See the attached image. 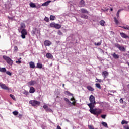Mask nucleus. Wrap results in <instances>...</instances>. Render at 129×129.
Returning <instances> with one entry per match:
<instances>
[{
  "instance_id": "obj_50",
  "label": "nucleus",
  "mask_w": 129,
  "mask_h": 129,
  "mask_svg": "<svg viewBox=\"0 0 129 129\" xmlns=\"http://www.w3.org/2000/svg\"><path fill=\"white\" fill-rule=\"evenodd\" d=\"M23 116V115H22V114H19V115H18V117L19 118H20V119H21V118H22V117Z\"/></svg>"
},
{
  "instance_id": "obj_55",
  "label": "nucleus",
  "mask_w": 129,
  "mask_h": 129,
  "mask_svg": "<svg viewBox=\"0 0 129 129\" xmlns=\"http://www.w3.org/2000/svg\"><path fill=\"white\" fill-rule=\"evenodd\" d=\"M56 129H62L61 128V127L59 125L57 126V128Z\"/></svg>"
},
{
  "instance_id": "obj_54",
  "label": "nucleus",
  "mask_w": 129,
  "mask_h": 129,
  "mask_svg": "<svg viewBox=\"0 0 129 129\" xmlns=\"http://www.w3.org/2000/svg\"><path fill=\"white\" fill-rule=\"evenodd\" d=\"M73 100H74V101H75V99L74 98V97H73V98H71V101H73Z\"/></svg>"
},
{
  "instance_id": "obj_30",
  "label": "nucleus",
  "mask_w": 129,
  "mask_h": 129,
  "mask_svg": "<svg viewBox=\"0 0 129 129\" xmlns=\"http://www.w3.org/2000/svg\"><path fill=\"white\" fill-rule=\"evenodd\" d=\"M7 71V70L5 69V68H0V72H6Z\"/></svg>"
},
{
  "instance_id": "obj_21",
  "label": "nucleus",
  "mask_w": 129,
  "mask_h": 129,
  "mask_svg": "<svg viewBox=\"0 0 129 129\" xmlns=\"http://www.w3.org/2000/svg\"><path fill=\"white\" fill-rule=\"evenodd\" d=\"M54 28L55 29H61V25L59 24H56L55 25Z\"/></svg>"
},
{
  "instance_id": "obj_62",
  "label": "nucleus",
  "mask_w": 129,
  "mask_h": 129,
  "mask_svg": "<svg viewBox=\"0 0 129 129\" xmlns=\"http://www.w3.org/2000/svg\"><path fill=\"white\" fill-rule=\"evenodd\" d=\"M95 129H98L97 128H95Z\"/></svg>"
},
{
  "instance_id": "obj_42",
  "label": "nucleus",
  "mask_w": 129,
  "mask_h": 129,
  "mask_svg": "<svg viewBox=\"0 0 129 129\" xmlns=\"http://www.w3.org/2000/svg\"><path fill=\"white\" fill-rule=\"evenodd\" d=\"M18 113H19L17 111H15L13 112V114H14V115H18Z\"/></svg>"
},
{
  "instance_id": "obj_31",
  "label": "nucleus",
  "mask_w": 129,
  "mask_h": 129,
  "mask_svg": "<svg viewBox=\"0 0 129 129\" xmlns=\"http://www.w3.org/2000/svg\"><path fill=\"white\" fill-rule=\"evenodd\" d=\"M104 24H105V21L104 20H101L100 21V25H101V26H104Z\"/></svg>"
},
{
  "instance_id": "obj_44",
  "label": "nucleus",
  "mask_w": 129,
  "mask_h": 129,
  "mask_svg": "<svg viewBox=\"0 0 129 129\" xmlns=\"http://www.w3.org/2000/svg\"><path fill=\"white\" fill-rule=\"evenodd\" d=\"M75 103H76V102L75 101H74L72 103L71 102V104L70 105H71V104H72V105H74V106H75Z\"/></svg>"
},
{
  "instance_id": "obj_36",
  "label": "nucleus",
  "mask_w": 129,
  "mask_h": 129,
  "mask_svg": "<svg viewBox=\"0 0 129 129\" xmlns=\"http://www.w3.org/2000/svg\"><path fill=\"white\" fill-rule=\"evenodd\" d=\"M55 24L56 23H50V26L51 28H55Z\"/></svg>"
},
{
  "instance_id": "obj_60",
  "label": "nucleus",
  "mask_w": 129,
  "mask_h": 129,
  "mask_svg": "<svg viewBox=\"0 0 129 129\" xmlns=\"http://www.w3.org/2000/svg\"><path fill=\"white\" fill-rule=\"evenodd\" d=\"M128 9H129V6H128Z\"/></svg>"
},
{
  "instance_id": "obj_45",
  "label": "nucleus",
  "mask_w": 129,
  "mask_h": 129,
  "mask_svg": "<svg viewBox=\"0 0 129 129\" xmlns=\"http://www.w3.org/2000/svg\"><path fill=\"white\" fill-rule=\"evenodd\" d=\"M88 127L89 129H94V126L91 125H88Z\"/></svg>"
},
{
  "instance_id": "obj_59",
  "label": "nucleus",
  "mask_w": 129,
  "mask_h": 129,
  "mask_svg": "<svg viewBox=\"0 0 129 129\" xmlns=\"http://www.w3.org/2000/svg\"><path fill=\"white\" fill-rule=\"evenodd\" d=\"M110 11H113V9L111 8V9H110Z\"/></svg>"
},
{
  "instance_id": "obj_19",
  "label": "nucleus",
  "mask_w": 129,
  "mask_h": 129,
  "mask_svg": "<svg viewBox=\"0 0 129 129\" xmlns=\"http://www.w3.org/2000/svg\"><path fill=\"white\" fill-rule=\"evenodd\" d=\"M36 84V81H31L28 82V85L32 86V85H35Z\"/></svg>"
},
{
  "instance_id": "obj_8",
  "label": "nucleus",
  "mask_w": 129,
  "mask_h": 129,
  "mask_svg": "<svg viewBox=\"0 0 129 129\" xmlns=\"http://www.w3.org/2000/svg\"><path fill=\"white\" fill-rule=\"evenodd\" d=\"M25 28H26V24H25V23H21L20 24V28L19 29V32L21 30H23V29H25Z\"/></svg>"
},
{
  "instance_id": "obj_43",
  "label": "nucleus",
  "mask_w": 129,
  "mask_h": 129,
  "mask_svg": "<svg viewBox=\"0 0 129 129\" xmlns=\"http://www.w3.org/2000/svg\"><path fill=\"white\" fill-rule=\"evenodd\" d=\"M6 74H7L8 75H9V76H12V73H11L10 71H7Z\"/></svg>"
},
{
  "instance_id": "obj_37",
  "label": "nucleus",
  "mask_w": 129,
  "mask_h": 129,
  "mask_svg": "<svg viewBox=\"0 0 129 129\" xmlns=\"http://www.w3.org/2000/svg\"><path fill=\"white\" fill-rule=\"evenodd\" d=\"M43 107L44 108V109H45V110H47L48 108H49V107H48L47 105H44Z\"/></svg>"
},
{
  "instance_id": "obj_7",
  "label": "nucleus",
  "mask_w": 129,
  "mask_h": 129,
  "mask_svg": "<svg viewBox=\"0 0 129 129\" xmlns=\"http://www.w3.org/2000/svg\"><path fill=\"white\" fill-rule=\"evenodd\" d=\"M44 45L46 46H51L52 42L50 40H45L44 42Z\"/></svg>"
},
{
  "instance_id": "obj_40",
  "label": "nucleus",
  "mask_w": 129,
  "mask_h": 129,
  "mask_svg": "<svg viewBox=\"0 0 129 129\" xmlns=\"http://www.w3.org/2000/svg\"><path fill=\"white\" fill-rule=\"evenodd\" d=\"M44 21H45V22H49L50 20L49 19V18L45 17L44 18Z\"/></svg>"
},
{
  "instance_id": "obj_18",
  "label": "nucleus",
  "mask_w": 129,
  "mask_h": 129,
  "mask_svg": "<svg viewBox=\"0 0 129 129\" xmlns=\"http://www.w3.org/2000/svg\"><path fill=\"white\" fill-rule=\"evenodd\" d=\"M80 6H81V7H84V6H85V2H84V0H81Z\"/></svg>"
},
{
  "instance_id": "obj_57",
  "label": "nucleus",
  "mask_w": 129,
  "mask_h": 129,
  "mask_svg": "<svg viewBox=\"0 0 129 129\" xmlns=\"http://www.w3.org/2000/svg\"><path fill=\"white\" fill-rule=\"evenodd\" d=\"M0 117H1V118H3V116H2V114H0Z\"/></svg>"
},
{
  "instance_id": "obj_20",
  "label": "nucleus",
  "mask_w": 129,
  "mask_h": 129,
  "mask_svg": "<svg viewBox=\"0 0 129 129\" xmlns=\"http://www.w3.org/2000/svg\"><path fill=\"white\" fill-rule=\"evenodd\" d=\"M35 88L31 87H30V90H29V92L30 93H34V92H35Z\"/></svg>"
},
{
  "instance_id": "obj_3",
  "label": "nucleus",
  "mask_w": 129,
  "mask_h": 129,
  "mask_svg": "<svg viewBox=\"0 0 129 129\" xmlns=\"http://www.w3.org/2000/svg\"><path fill=\"white\" fill-rule=\"evenodd\" d=\"M3 58L4 60H5L8 64H9V65H13V60H12V59H11V58L6 55H3Z\"/></svg>"
},
{
  "instance_id": "obj_15",
  "label": "nucleus",
  "mask_w": 129,
  "mask_h": 129,
  "mask_svg": "<svg viewBox=\"0 0 129 129\" xmlns=\"http://www.w3.org/2000/svg\"><path fill=\"white\" fill-rule=\"evenodd\" d=\"M29 66L31 68L34 69L35 68V63L33 61H30L29 63Z\"/></svg>"
},
{
  "instance_id": "obj_14",
  "label": "nucleus",
  "mask_w": 129,
  "mask_h": 129,
  "mask_svg": "<svg viewBox=\"0 0 129 129\" xmlns=\"http://www.w3.org/2000/svg\"><path fill=\"white\" fill-rule=\"evenodd\" d=\"M112 57L114 58V59H118L119 58V55L116 54L115 52L113 53L112 54Z\"/></svg>"
},
{
  "instance_id": "obj_61",
  "label": "nucleus",
  "mask_w": 129,
  "mask_h": 129,
  "mask_svg": "<svg viewBox=\"0 0 129 129\" xmlns=\"http://www.w3.org/2000/svg\"><path fill=\"white\" fill-rule=\"evenodd\" d=\"M127 86H128V87H129V85Z\"/></svg>"
},
{
  "instance_id": "obj_56",
  "label": "nucleus",
  "mask_w": 129,
  "mask_h": 129,
  "mask_svg": "<svg viewBox=\"0 0 129 129\" xmlns=\"http://www.w3.org/2000/svg\"><path fill=\"white\" fill-rule=\"evenodd\" d=\"M64 86H65V84H62V87H63V88H64Z\"/></svg>"
},
{
  "instance_id": "obj_4",
  "label": "nucleus",
  "mask_w": 129,
  "mask_h": 129,
  "mask_svg": "<svg viewBox=\"0 0 129 129\" xmlns=\"http://www.w3.org/2000/svg\"><path fill=\"white\" fill-rule=\"evenodd\" d=\"M21 37L22 39H26V35H28V31H27V29H23L21 30Z\"/></svg>"
},
{
  "instance_id": "obj_1",
  "label": "nucleus",
  "mask_w": 129,
  "mask_h": 129,
  "mask_svg": "<svg viewBox=\"0 0 129 129\" xmlns=\"http://www.w3.org/2000/svg\"><path fill=\"white\" fill-rule=\"evenodd\" d=\"M89 99L90 103L88 104L87 105L90 108V112L92 113V114L97 115V116H98L99 114H101V113L102 112V110L101 109L97 108L93 109L95 107V104H96V102H95V97L94 96L91 95Z\"/></svg>"
},
{
  "instance_id": "obj_11",
  "label": "nucleus",
  "mask_w": 129,
  "mask_h": 129,
  "mask_svg": "<svg viewBox=\"0 0 129 129\" xmlns=\"http://www.w3.org/2000/svg\"><path fill=\"white\" fill-rule=\"evenodd\" d=\"M120 35L122 38H123L124 39H126L127 38H128V36L126 35L125 33L123 32L120 33Z\"/></svg>"
},
{
  "instance_id": "obj_28",
  "label": "nucleus",
  "mask_w": 129,
  "mask_h": 129,
  "mask_svg": "<svg viewBox=\"0 0 129 129\" xmlns=\"http://www.w3.org/2000/svg\"><path fill=\"white\" fill-rule=\"evenodd\" d=\"M64 100L66 101V102H68L69 104V105H70L71 104V102L67 98H64Z\"/></svg>"
},
{
  "instance_id": "obj_46",
  "label": "nucleus",
  "mask_w": 129,
  "mask_h": 129,
  "mask_svg": "<svg viewBox=\"0 0 129 129\" xmlns=\"http://www.w3.org/2000/svg\"><path fill=\"white\" fill-rule=\"evenodd\" d=\"M123 127H124V129H129V125H124L123 126Z\"/></svg>"
},
{
  "instance_id": "obj_35",
  "label": "nucleus",
  "mask_w": 129,
  "mask_h": 129,
  "mask_svg": "<svg viewBox=\"0 0 129 129\" xmlns=\"http://www.w3.org/2000/svg\"><path fill=\"white\" fill-rule=\"evenodd\" d=\"M96 82H99V83H101V82H103V80H101V79H98L97 78L96 79Z\"/></svg>"
},
{
  "instance_id": "obj_29",
  "label": "nucleus",
  "mask_w": 129,
  "mask_h": 129,
  "mask_svg": "<svg viewBox=\"0 0 129 129\" xmlns=\"http://www.w3.org/2000/svg\"><path fill=\"white\" fill-rule=\"evenodd\" d=\"M29 5L31 8H36V5L35 4V3H30Z\"/></svg>"
},
{
  "instance_id": "obj_38",
  "label": "nucleus",
  "mask_w": 129,
  "mask_h": 129,
  "mask_svg": "<svg viewBox=\"0 0 129 129\" xmlns=\"http://www.w3.org/2000/svg\"><path fill=\"white\" fill-rule=\"evenodd\" d=\"M57 34H58V35H59V36H62L63 35V33H62L60 30H58L57 31Z\"/></svg>"
},
{
  "instance_id": "obj_58",
  "label": "nucleus",
  "mask_w": 129,
  "mask_h": 129,
  "mask_svg": "<svg viewBox=\"0 0 129 129\" xmlns=\"http://www.w3.org/2000/svg\"><path fill=\"white\" fill-rule=\"evenodd\" d=\"M21 59H22V58L20 57V58L18 59V60L21 61Z\"/></svg>"
},
{
  "instance_id": "obj_47",
  "label": "nucleus",
  "mask_w": 129,
  "mask_h": 129,
  "mask_svg": "<svg viewBox=\"0 0 129 129\" xmlns=\"http://www.w3.org/2000/svg\"><path fill=\"white\" fill-rule=\"evenodd\" d=\"M101 117H102V118H103L104 119L106 117V115H101Z\"/></svg>"
},
{
  "instance_id": "obj_12",
  "label": "nucleus",
  "mask_w": 129,
  "mask_h": 129,
  "mask_svg": "<svg viewBox=\"0 0 129 129\" xmlns=\"http://www.w3.org/2000/svg\"><path fill=\"white\" fill-rule=\"evenodd\" d=\"M46 58L47 59H53V55L50 53H48L46 54Z\"/></svg>"
},
{
  "instance_id": "obj_16",
  "label": "nucleus",
  "mask_w": 129,
  "mask_h": 129,
  "mask_svg": "<svg viewBox=\"0 0 129 129\" xmlns=\"http://www.w3.org/2000/svg\"><path fill=\"white\" fill-rule=\"evenodd\" d=\"M87 89H88V90H89V91H94V88H93L91 86H88L87 87Z\"/></svg>"
},
{
  "instance_id": "obj_26",
  "label": "nucleus",
  "mask_w": 129,
  "mask_h": 129,
  "mask_svg": "<svg viewBox=\"0 0 129 129\" xmlns=\"http://www.w3.org/2000/svg\"><path fill=\"white\" fill-rule=\"evenodd\" d=\"M101 124H102V125H103V126H104V127H106V128L108 127V126L107 125V123L106 122H102Z\"/></svg>"
},
{
  "instance_id": "obj_9",
  "label": "nucleus",
  "mask_w": 129,
  "mask_h": 129,
  "mask_svg": "<svg viewBox=\"0 0 129 129\" xmlns=\"http://www.w3.org/2000/svg\"><path fill=\"white\" fill-rule=\"evenodd\" d=\"M51 3V1L49 0L46 1V2L44 3L43 4H42V7H48L49 6V4Z\"/></svg>"
},
{
  "instance_id": "obj_49",
  "label": "nucleus",
  "mask_w": 129,
  "mask_h": 129,
  "mask_svg": "<svg viewBox=\"0 0 129 129\" xmlns=\"http://www.w3.org/2000/svg\"><path fill=\"white\" fill-rule=\"evenodd\" d=\"M16 63L17 64H21V63H22V61L21 60H17L16 61Z\"/></svg>"
},
{
  "instance_id": "obj_52",
  "label": "nucleus",
  "mask_w": 129,
  "mask_h": 129,
  "mask_svg": "<svg viewBox=\"0 0 129 129\" xmlns=\"http://www.w3.org/2000/svg\"><path fill=\"white\" fill-rule=\"evenodd\" d=\"M120 103H123V100L122 99V98H121L120 99Z\"/></svg>"
},
{
  "instance_id": "obj_27",
  "label": "nucleus",
  "mask_w": 129,
  "mask_h": 129,
  "mask_svg": "<svg viewBox=\"0 0 129 129\" xmlns=\"http://www.w3.org/2000/svg\"><path fill=\"white\" fill-rule=\"evenodd\" d=\"M49 19L50 21H54L56 19V17L54 15H51Z\"/></svg>"
},
{
  "instance_id": "obj_17",
  "label": "nucleus",
  "mask_w": 129,
  "mask_h": 129,
  "mask_svg": "<svg viewBox=\"0 0 129 129\" xmlns=\"http://www.w3.org/2000/svg\"><path fill=\"white\" fill-rule=\"evenodd\" d=\"M81 18H82V19H88V16L85 14H81Z\"/></svg>"
},
{
  "instance_id": "obj_32",
  "label": "nucleus",
  "mask_w": 129,
  "mask_h": 129,
  "mask_svg": "<svg viewBox=\"0 0 129 129\" xmlns=\"http://www.w3.org/2000/svg\"><path fill=\"white\" fill-rule=\"evenodd\" d=\"M127 123H128V121H126L124 120H122L121 121V124L123 125V124H127Z\"/></svg>"
},
{
  "instance_id": "obj_33",
  "label": "nucleus",
  "mask_w": 129,
  "mask_h": 129,
  "mask_svg": "<svg viewBox=\"0 0 129 129\" xmlns=\"http://www.w3.org/2000/svg\"><path fill=\"white\" fill-rule=\"evenodd\" d=\"M114 22L115 23V24H116V25H117L118 24V20H117V18H116V17H114Z\"/></svg>"
},
{
  "instance_id": "obj_22",
  "label": "nucleus",
  "mask_w": 129,
  "mask_h": 129,
  "mask_svg": "<svg viewBox=\"0 0 129 129\" xmlns=\"http://www.w3.org/2000/svg\"><path fill=\"white\" fill-rule=\"evenodd\" d=\"M121 11H123V9H119L118 12H117L116 14V16L117 19H118L119 18V14L120 13V12H121Z\"/></svg>"
},
{
  "instance_id": "obj_41",
  "label": "nucleus",
  "mask_w": 129,
  "mask_h": 129,
  "mask_svg": "<svg viewBox=\"0 0 129 129\" xmlns=\"http://www.w3.org/2000/svg\"><path fill=\"white\" fill-rule=\"evenodd\" d=\"M95 45L96 46H100V45H101V41L98 42L97 43H95Z\"/></svg>"
},
{
  "instance_id": "obj_13",
  "label": "nucleus",
  "mask_w": 129,
  "mask_h": 129,
  "mask_svg": "<svg viewBox=\"0 0 129 129\" xmlns=\"http://www.w3.org/2000/svg\"><path fill=\"white\" fill-rule=\"evenodd\" d=\"M80 12L82 14H88V11L84 8L81 9Z\"/></svg>"
},
{
  "instance_id": "obj_34",
  "label": "nucleus",
  "mask_w": 129,
  "mask_h": 129,
  "mask_svg": "<svg viewBox=\"0 0 129 129\" xmlns=\"http://www.w3.org/2000/svg\"><path fill=\"white\" fill-rule=\"evenodd\" d=\"M121 28H122V29H124L125 30H129V26H121Z\"/></svg>"
},
{
  "instance_id": "obj_39",
  "label": "nucleus",
  "mask_w": 129,
  "mask_h": 129,
  "mask_svg": "<svg viewBox=\"0 0 129 129\" xmlns=\"http://www.w3.org/2000/svg\"><path fill=\"white\" fill-rule=\"evenodd\" d=\"M10 97L12 98L13 100H16V98L15 97V96L13 95L12 94L10 95Z\"/></svg>"
},
{
  "instance_id": "obj_53",
  "label": "nucleus",
  "mask_w": 129,
  "mask_h": 129,
  "mask_svg": "<svg viewBox=\"0 0 129 129\" xmlns=\"http://www.w3.org/2000/svg\"><path fill=\"white\" fill-rule=\"evenodd\" d=\"M32 34L33 35H35L36 34V32L35 31H34V30H32Z\"/></svg>"
},
{
  "instance_id": "obj_5",
  "label": "nucleus",
  "mask_w": 129,
  "mask_h": 129,
  "mask_svg": "<svg viewBox=\"0 0 129 129\" xmlns=\"http://www.w3.org/2000/svg\"><path fill=\"white\" fill-rule=\"evenodd\" d=\"M114 45L115 47L117 48L119 51H121V52H125V48L124 46H121L118 43H115Z\"/></svg>"
},
{
  "instance_id": "obj_10",
  "label": "nucleus",
  "mask_w": 129,
  "mask_h": 129,
  "mask_svg": "<svg viewBox=\"0 0 129 129\" xmlns=\"http://www.w3.org/2000/svg\"><path fill=\"white\" fill-rule=\"evenodd\" d=\"M102 75L104 77V78L105 79L107 76H108V72L107 71H105L102 72Z\"/></svg>"
},
{
  "instance_id": "obj_6",
  "label": "nucleus",
  "mask_w": 129,
  "mask_h": 129,
  "mask_svg": "<svg viewBox=\"0 0 129 129\" xmlns=\"http://www.w3.org/2000/svg\"><path fill=\"white\" fill-rule=\"evenodd\" d=\"M0 87L2 88V89H4V90H10V88L6 86L5 84L0 83Z\"/></svg>"
},
{
  "instance_id": "obj_63",
  "label": "nucleus",
  "mask_w": 129,
  "mask_h": 129,
  "mask_svg": "<svg viewBox=\"0 0 129 129\" xmlns=\"http://www.w3.org/2000/svg\"><path fill=\"white\" fill-rule=\"evenodd\" d=\"M0 38H1V35H0Z\"/></svg>"
},
{
  "instance_id": "obj_48",
  "label": "nucleus",
  "mask_w": 129,
  "mask_h": 129,
  "mask_svg": "<svg viewBox=\"0 0 129 129\" xmlns=\"http://www.w3.org/2000/svg\"><path fill=\"white\" fill-rule=\"evenodd\" d=\"M24 94H25V95H28V94H29V92H28L27 91H25L24 92Z\"/></svg>"
},
{
  "instance_id": "obj_51",
  "label": "nucleus",
  "mask_w": 129,
  "mask_h": 129,
  "mask_svg": "<svg viewBox=\"0 0 129 129\" xmlns=\"http://www.w3.org/2000/svg\"><path fill=\"white\" fill-rule=\"evenodd\" d=\"M14 50L15 51H18V46H14Z\"/></svg>"
},
{
  "instance_id": "obj_2",
  "label": "nucleus",
  "mask_w": 129,
  "mask_h": 129,
  "mask_svg": "<svg viewBox=\"0 0 129 129\" xmlns=\"http://www.w3.org/2000/svg\"><path fill=\"white\" fill-rule=\"evenodd\" d=\"M29 104H31L32 106H39L41 104L40 101H38L36 100H33L29 101Z\"/></svg>"
},
{
  "instance_id": "obj_24",
  "label": "nucleus",
  "mask_w": 129,
  "mask_h": 129,
  "mask_svg": "<svg viewBox=\"0 0 129 129\" xmlns=\"http://www.w3.org/2000/svg\"><path fill=\"white\" fill-rule=\"evenodd\" d=\"M36 67H37V68H42L43 65L42 64V63H37Z\"/></svg>"
},
{
  "instance_id": "obj_25",
  "label": "nucleus",
  "mask_w": 129,
  "mask_h": 129,
  "mask_svg": "<svg viewBox=\"0 0 129 129\" xmlns=\"http://www.w3.org/2000/svg\"><path fill=\"white\" fill-rule=\"evenodd\" d=\"M95 86L97 87V88H98V89H101V86L100 85V84L96 83L95 84Z\"/></svg>"
},
{
  "instance_id": "obj_23",
  "label": "nucleus",
  "mask_w": 129,
  "mask_h": 129,
  "mask_svg": "<svg viewBox=\"0 0 129 129\" xmlns=\"http://www.w3.org/2000/svg\"><path fill=\"white\" fill-rule=\"evenodd\" d=\"M65 94H67L68 96H72L73 95V94L70 93L68 91H66L64 92Z\"/></svg>"
}]
</instances>
